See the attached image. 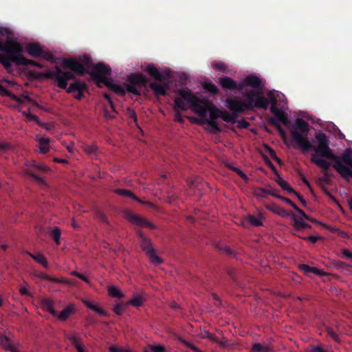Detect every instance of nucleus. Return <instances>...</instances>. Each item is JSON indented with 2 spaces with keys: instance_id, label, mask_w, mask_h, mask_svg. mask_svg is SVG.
Segmentation results:
<instances>
[{
  "instance_id": "41",
  "label": "nucleus",
  "mask_w": 352,
  "mask_h": 352,
  "mask_svg": "<svg viewBox=\"0 0 352 352\" xmlns=\"http://www.w3.org/2000/svg\"><path fill=\"white\" fill-rule=\"evenodd\" d=\"M52 237L54 240L56 244H60V230L56 227L54 229H53L50 233Z\"/></svg>"
},
{
  "instance_id": "2",
  "label": "nucleus",
  "mask_w": 352,
  "mask_h": 352,
  "mask_svg": "<svg viewBox=\"0 0 352 352\" xmlns=\"http://www.w3.org/2000/svg\"><path fill=\"white\" fill-rule=\"evenodd\" d=\"M30 75L38 79L45 78L54 80L58 87L66 89L68 94H74V98L78 100L84 98V91L87 90L86 83L80 80H75L67 87V81L74 79V75L70 72H64L58 65L45 72H32Z\"/></svg>"
},
{
  "instance_id": "58",
  "label": "nucleus",
  "mask_w": 352,
  "mask_h": 352,
  "mask_svg": "<svg viewBox=\"0 0 352 352\" xmlns=\"http://www.w3.org/2000/svg\"><path fill=\"white\" fill-rule=\"evenodd\" d=\"M12 93L6 89L1 84H0V95L2 96L10 97Z\"/></svg>"
},
{
  "instance_id": "1",
  "label": "nucleus",
  "mask_w": 352,
  "mask_h": 352,
  "mask_svg": "<svg viewBox=\"0 0 352 352\" xmlns=\"http://www.w3.org/2000/svg\"><path fill=\"white\" fill-rule=\"evenodd\" d=\"M309 132V125L307 122L302 118H297L292 125L291 136L294 142L300 147L303 153L309 151H314L310 155V161L320 167L327 177H332L329 173L331 163L327 160H331L334 163L333 168L343 177L349 181L352 178V148H346L340 157L335 155L329 146V140L327 135L318 132L315 135L317 145L311 143L307 138Z\"/></svg>"
},
{
  "instance_id": "4",
  "label": "nucleus",
  "mask_w": 352,
  "mask_h": 352,
  "mask_svg": "<svg viewBox=\"0 0 352 352\" xmlns=\"http://www.w3.org/2000/svg\"><path fill=\"white\" fill-rule=\"evenodd\" d=\"M178 94L180 97L174 100L175 107L182 111L188 109V106L184 100L186 101L193 109V111L200 117H205L211 102L208 100H200L189 89H179Z\"/></svg>"
},
{
  "instance_id": "14",
  "label": "nucleus",
  "mask_w": 352,
  "mask_h": 352,
  "mask_svg": "<svg viewBox=\"0 0 352 352\" xmlns=\"http://www.w3.org/2000/svg\"><path fill=\"white\" fill-rule=\"evenodd\" d=\"M43 47L38 43H30L25 47L28 54L33 58H38L43 54Z\"/></svg>"
},
{
  "instance_id": "20",
  "label": "nucleus",
  "mask_w": 352,
  "mask_h": 352,
  "mask_svg": "<svg viewBox=\"0 0 352 352\" xmlns=\"http://www.w3.org/2000/svg\"><path fill=\"white\" fill-rule=\"evenodd\" d=\"M300 270L303 271L305 274L313 273L318 276H324L325 272L323 270H319L316 267H310L306 264H301L299 265Z\"/></svg>"
},
{
  "instance_id": "21",
  "label": "nucleus",
  "mask_w": 352,
  "mask_h": 352,
  "mask_svg": "<svg viewBox=\"0 0 352 352\" xmlns=\"http://www.w3.org/2000/svg\"><path fill=\"white\" fill-rule=\"evenodd\" d=\"M75 312V309L73 305L67 306L63 310H62L58 318L61 321H65L72 314Z\"/></svg>"
},
{
  "instance_id": "37",
  "label": "nucleus",
  "mask_w": 352,
  "mask_h": 352,
  "mask_svg": "<svg viewBox=\"0 0 352 352\" xmlns=\"http://www.w3.org/2000/svg\"><path fill=\"white\" fill-rule=\"evenodd\" d=\"M24 61H22L21 65V66H27V65H32L38 68H43L44 66L41 64L40 63L35 61L34 60H30L24 57Z\"/></svg>"
},
{
  "instance_id": "12",
  "label": "nucleus",
  "mask_w": 352,
  "mask_h": 352,
  "mask_svg": "<svg viewBox=\"0 0 352 352\" xmlns=\"http://www.w3.org/2000/svg\"><path fill=\"white\" fill-rule=\"evenodd\" d=\"M145 71L154 79L162 82L165 80L168 79L169 78V72H165L164 74H162L159 69L154 66L153 64H149L145 69Z\"/></svg>"
},
{
  "instance_id": "43",
  "label": "nucleus",
  "mask_w": 352,
  "mask_h": 352,
  "mask_svg": "<svg viewBox=\"0 0 352 352\" xmlns=\"http://www.w3.org/2000/svg\"><path fill=\"white\" fill-rule=\"evenodd\" d=\"M206 122L212 128V133H217L221 132V128L218 125L217 122L215 120H207Z\"/></svg>"
},
{
  "instance_id": "64",
  "label": "nucleus",
  "mask_w": 352,
  "mask_h": 352,
  "mask_svg": "<svg viewBox=\"0 0 352 352\" xmlns=\"http://www.w3.org/2000/svg\"><path fill=\"white\" fill-rule=\"evenodd\" d=\"M305 240H308L311 241L312 243H315L318 241V240L320 239L319 236H309L307 237L303 238Z\"/></svg>"
},
{
  "instance_id": "23",
  "label": "nucleus",
  "mask_w": 352,
  "mask_h": 352,
  "mask_svg": "<svg viewBox=\"0 0 352 352\" xmlns=\"http://www.w3.org/2000/svg\"><path fill=\"white\" fill-rule=\"evenodd\" d=\"M37 140L39 144L40 152L43 154L47 153L50 150V138L46 137H41L38 138Z\"/></svg>"
},
{
  "instance_id": "13",
  "label": "nucleus",
  "mask_w": 352,
  "mask_h": 352,
  "mask_svg": "<svg viewBox=\"0 0 352 352\" xmlns=\"http://www.w3.org/2000/svg\"><path fill=\"white\" fill-rule=\"evenodd\" d=\"M115 193L122 197H129L140 204L145 205L149 207H153V204L150 201H144L141 199L138 198L134 195L131 190L126 189L117 188L115 190Z\"/></svg>"
},
{
  "instance_id": "10",
  "label": "nucleus",
  "mask_w": 352,
  "mask_h": 352,
  "mask_svg": "<svg viewBox=\"0 0 352 352\" xmlns=\"http://www.w3.org/2000/svg\"><path fill=\"white\" fill-rule=\"evenodd\" d=\"M62 67L70 69V72L73 73L75 76V74L83 76L85 74H88L87 69L85 67V66L76 59L73 58H65L62 63ZM74 78L73 80H74Z\"/></svg>"
},
{
  "instance_id": "45",
  "label": "nucleus",
  "mask_w": 352,
  "mask_h": 352,
  "mask_svg": "<svg viewBox=\"0 0 352 352\" xmlns=\"http://www.w3.org/2000/svg\"><path fill=\"white\" fill-rule=\"evenodd\" d=\"M5 342V343L3 344V347L6 349L7 350H9L10 352H19L14 346H13L7 338H3L2 339V342Z\"/></svg>"
},
{
  "instance_id": "48",
  "label": "nucleus",
  "mask_w": 352,
  "mask_h": 352,
  "mask_svg": "<svg viewBox=\"0 0 352 352\" xmlns=\"http://www.w3.org/2000/svg\"><path fill=\"white\" fill-rule=\"evenodd\" d=\"M124 307L125 305L123 303L117 304L113 308L114 313L118 316H121L124 309Z\"/></svg>"
},
{
  "instance_id": "35",
  "label": "nucleus",
  "mask_w": 352,
  "mask_h": 352,
  "mask_svg": "<svg viewBox=\"0 0 352 352\" xmlns=\"http://www.w3.org/2000/svg\"><path fill=\"white\" fill-rule=\"evenodd\" d=\"M127 305L138 307L143 305V298L140 296H135L126 302Z\"/></svg>"
},
{
  "instance_id": "30",
  "label": "nucleus",
  "mask_w": 352,
  "mask_h": 352,
  "mask_svg": "<svg viewBox=\"0 0 352 352\" xmlns=\"http://www.w3.org/2000/svg\"><path fill=\"white\" fill-rule=\"evenodd\" d=\"M278 199H281L290 205L294 210H295L298 214H301L304 218H307V214L300 208H299L296 204H294L291 199L285 197L283 196H278Z\"/></svg>"
},
{
  "instance_id": "39",
  "label": "nucleus",
  "mask_w": 352,
  "mask_h": 352,
  "mask_svg": "<svg viewBox=\"0 0 352 352\" xmlns=\"http://www.w3.org/2000/svg\"><path fill=\"white\" fill-rule=\"evenodd\" d=\"M83 150L87 153L88 155H96L98 147L95 144H85L83 146Z\"/></svg>"
},
{
  "instance_id": "53",
  "label": "nucleus",
  "mask_w": 352,
  "mask_h": 352,
  "mask_svg": "<svg viewBox=\"0 0 352 352\" xmlns=\"http://www.w3.org/2000/svg\"><path fill=\"white\" fill-rule=\"evenodd\" d=\"M272 189H267L264 188H258L257 189L256 195L260 197H265V195H268V192H271Z\"/></svg>"
},
{
  "instance_id": "33",
  "label": "nucleus",
  "mask_w": 352,
  "mask_h": 352,
  "mask_svg": "<svg viewBox=\"0 0 352 352\" xmlns=\"http://www.w3.org/2000/svg\"><path fill=\"white\" fill-rule=\"evenodd\" d=\"M108 293L110 296L118 299L124 298V294L115 285H110L108 287Z\"/></svg>"
},
{
  "instance_id": "5",
  "label": "nucleus",
  "mask_w": 352,
  "mask_h": 352,
  "mask_svg": "<svg viewBox=\"0 0 352 352\" xmlns=\"http://www.w3.org/2000/svg\"><path fill=\"white\" fill-rule=\"evenodd\" d=\"M23 48L21 44L12 41H0V63L6 70L12 67V63L21 66L24 61V56L21 54Z\"/></svg>"
},
{
  "instance_id": "63",
  "label": "nucleus",
  "mask_w": 352,
  "mask_h": 352,
  "mask_svg": "<svg viewBox=\"0 0 352 352\" xmlns=\"http://www.w3.org/2000/svg\"><path fill=\"white\" fill-rule=\"evenodd\" d=\"M19 292L21 294L26 296H30L31 295L30 292L25 287H21L19 289Z\"/></svg>"
},
{
  "instance_id": "40",
  "label": "nucleus",
  "mask_w": 352,
  "mask_h": 352,
  "mask_svg": "<svg viewBox=\"0 0 352 352\" xmlns=\"http://www.w3.org/2000/svg\"><path fill=\"white\" fill-rule=\"evenodd\" d=\"M38 277L41 280H48L53 283H63V280H60L57 278L52 277L45 273H40L38 275Z\"/></svg>"
},
{
  "instance_id": "25",
  "label": "nucleus",
  "mask_w": 352,
  "mask_h": 352,
  "mask_svg": "<svg viewBox=\"0 0 352 352\" xmlns=\"http://www.w3.org/2000/svg\"><path fill=\"white\" fill-rule=\"evenodd\" d=\"M67 338L71 342L72 344L75 347L77 351L85 348L80 338L75 335H67Z\"/></svg>"
},
{
  "instance_id": "36",
  "label": "nucleus",
  "mask_w": 352,
  "mask_h": 352,
  "mask_svg": "<svg viewBox=\"0 0 352 352\" xmlns=\"http://www.w3.org/2000/svg\"><path fill=\"white\" fill-rule=\"evenodd\" d=\"M270 123L275 126L281 136H285V131L281 126L280 122L274 118H271L270 120Z\"/></svg>"
},
{
  "instance_id": "17",
  "label": "nucleus",
  "mask_w": 352,
  "mask_h": 352,
  "mask_svg": "<svg viewBox=\"0 0 352 352\" xmlns=\"http://www.w3.org/2000/svg\"><path fill=\"white\" fill-rule=\"evenodd\" d=\"M245 82L247 86L253 88H258L261 85V79L254 74H250L245 78Z\"/></svg>"
},
{
  "instance_id": "24",
  "label": "nucleus",
  "mask_w": 352,
  "mask_h": 352,
  "mask_svg": "<svg viewBox=\"0 0 352 352\" xmlns=\"http://www.w3.org/2000/svg\"><path fill=\"white\" fill-rule=\"evenodd\" d=\"M67 338L71 342L72 344L75 347L77 351L85 348L80 338L75 335H67Z\"/></svg>"
},
{
  "instance_id": "50",
  "label": "nucleus",
  "mask_w": 352,
  "mask_h": 352,
  "mask_svg": "<svg viewBox=\"0 0 352 352\" xmlns=\"http://www.w3.org/2000/svg\"><path fill=\"white\" fill-rule=\"evenodd\" d=\"M81 61H82L81 63L83 65H85L89 67H91L93 65L91 58L87 55L83 56L82 58H81Z\"/></svg>"
},
{
  "instance_id": "49",
  "label": "nucleus",
  "mask_w": 352,
  "mask_h": 352,
  "mask_svg": "<svg viewBox=\"0 0 352 352\" xmlns=\"http://www.w3.org/2000/svg\"><path fill=\"white\" fill-rule=\"evenodd\" d=\"M270 103H272V107L270 108V111L272 113H274L275 115V116L278 114V111H280L281 110H279L276 107V99L273 97L272 98H271V100H270Z\"/></svg>"
},
{
  "instance_id": "61",
  "label": "nucleus",
  "mask_w": 352,
  "mask_h": 352,
  "mask_svg": "<svg viewBox=\"0 0 352 352\" xmlns=\"http://www.w3.org/2000/svg\"><path fill=\"white\" fill-rule=\"evenodd\" d=\"M109 351L110 352H129L126 350H124V349H122V348H118L117 346H111L109 347Z\"/></svg>"
},
{
  "instance_id": "44",
  "label": "nucleus",
  "mask_w": 352,
  "mask_h": 352,
  "mask_svg": "<svg viewBox=\"0 0 352 352\" xmlns=\"http://www.w3.org/2000/svg\"><path fill=\"white\" fill-rule=\"evenodd\" d=\"M248 220L251 225L254 226H262V221L261 220L254 215H249L248 216Z\"/></svg>"
},
{
  "instance_id": "46",
  "label": "nucleus",
  "mask_w": 352,
  "mask_h": 352,
  "mask_svg": "<svg viewBox=\"0 0 352 352\" xmlns=\"http://www.w3.org/2000/svg\"><path fill=\"white\" fill-rule=\"evenodd\" d=\"M5 342V343L3 344V347L6 349L7 350H9L10 352H19L14 346H13L7 338H3L2 339V342Z\"/></svg>"
},
{
  "instance_id": "52",
  "label": "nucleus",
  "mask_w": 352,
  "mask_h": 352,
  "mask_svg": "<svg viewBox=\"0 0 352 352\" xmlns=\"http://www.w3.org/2000/svg\"><path fill=\"white\" fill-rule=\"evenodd\" d=\"M151 350L152 352H165L166 349L162 345H150Z\"/></svg>"
},
{
  "instance_id": "59",
  "label": "nucleus",
  "mask_w": 352,
  "mask_h": 352,
  "mask_svg": "<svg viewBox=\"0 0 352 352\" xmlns=\"http://www.w3.org/2000/svg\"><path fill=\"white\" fill-rule=\"evenodd\" d=\"M71 274L74 276L78 277V278H80V280H83L85 282H87V283L89 282L87 278L85 276H84L83 274H80L78 272L74 271V272H71Z\"/></svg>"
},
{
  "instance_id": "18",
  "label": "nucleus",
  "mask_w": 352,
  "mask_h": 352,
  "mask_svg": "<svg viewBox=\"0 0 352 352\" xmlns=\"http://www.w3.org/2000/svg\"><path fill=\"white\" fill-rule=\"evenodd\" d=\"M41 307L43 310L48 311L53 316H58L57 311L54 309L53 301L49 298H44L41 300Z\"/></svg>"
},
{
  "instance_id": "51",
  "label": "nucleus",
  "mask_w": 352,
  "mask_h": 352,
  "mask_svg": "<svg viewBox=\"0 0 352 352\" xmlns=\"http://www.w3.org/2000/svg\"><path fill=\"white\" fill-rule=\"evenodd\" d=\"M305 352H327L325 349L320 346H311V347L306 350Z\"/></svg>"
},
{
  "instance_id": "47",
  "label": "nucleus",
  "mask_w": 352,
  "mask_h": 352,
  "mask_svg": "<svg viewBox=\"0 0 352 352\" xmlns=\"http://www.w3.org/2000/svg\"><path fill=\"white\" fill-rule=\"evenodd\" d=\"M95 217L103 223H108L107 217L102 211L96 210L95 212Z\"/></svg>"
},
{
  "instance_id": "31",
  "label": "nucleus",
  "mask_w": 352,
  "mask_h": 352,
  "mask_svg": "<svg viewBox=\"0 0 352 352\" xmlns=\"http://www.w3.org/2000/svg\"><path fill=\"white\" fill-rule=\"evenodd\" d=\"M276 182L281 187L283 190H286L289 193H296V190L290 186L289 183L285 180L283 179L279 175H278V178L276 180Z\"/></svg>"
},
{
  "instance_id": "60",
  "label": "nucleus",
  "mask_w": 352,
  "mask_h": 352,
  "mask_svg": "<svg viewBox=\"0 0 352 352\" xmlns=\"http://www.w3.org/2000/svg\"><path fill=\"white\" fill-rule=\"evenodd\" d=\"M23 98L24 99V101H28V102L32 103L34 106H36V107L38 106V104L36 102V101H35L34 100L31 98L28 95H23Z\"/></svg>"
},
{
  "instance_id": "7",
  "label": "nucleus",
  "mask_w": 352,
  "mask_h": 352,
  "mask_svg": "<svg viewBox=\"0 0 352 352\" xmlns=\"http://www.w3.org/2000/svg\"><path fill=\"white\" fill-rule=\"evenodd\" d=\"M138 233L140 238V245L146 255L149 258L151 262L154 264L162 263L163 261L156 254L155 250L153 247L151 239L144 234L142 231H138Z\"/></svg>"
},
{
  "instance_id": "6",
  "label": "nucleus",
  "mask_w": 352,
  "mask_h": 352,
  "mask_svg": "<svg viewBox=\"0 0 352 352\" xmlns=\"http://www.w3.org/2000/svg\"><path fill=\"white\" fill-rule=\"evenodd\" d=\"M146 85L147 78L144 75L140 73H133L127 77L124 84L125 89L120 85L113 84L111 80L105 85L121 96H124L126 91L135 96H140L142 89L146 87Z\"/></svg>"
},
{
  "instance_id": "55",
  "label": "nucleus",
  "mask_w": 352,
  "mask_h": 352,
  "mask_svg": "<svg viewBox=\"0 0 352 352\" xmlns=\"http://www.w3.org/2000/svg\"><path fill=\"white\" fill-rule=\"evenodd\" d=\"M10 98L20 104H23L25 102L23 98V95L21 96H18L14 94H12Z\"/></svg>"
},
{
  "instance_id": "56",
  "label": "nucleus",
  "mask_w": 352,
  "mask_h": 352,
  "mask_svg": "<svg viewBox=\"0 0 352 352\" xmlns=\"http://www.w3.org/2000/svg\"><path fill=\"white\" fill-rule=\"evenodd\" d=\"M213 67L214 69L219 70L221 72H225V70H226V65L222 63H218V62L214 63L213 64Z\"/></svg>"
},
{
  "instance_id": "8",
  "label": "nucleus",
  "mask_w": 352,
  "mask_h": 352,
  "mask_svg": "<svg viewBox=\"0 0 352 352\" xmlns=\"http://www.w3.org/2000/svg\"><path fill=\"white\" fill-rule=\"evenodd\" d=\"M25 167L23 169L24 173L26 175H28L30 177H32L34 178L36 182H38L40 184H43L44 181L43 179L37 175L35 172L36 170H41V171H47L48 168L43 164H38L34 160L31 161H26L25 164Z\"/></svg>"
},
{
  "instance_id": "15",
  "label": "nucleus",
  "mask_w": 352,
  "mask_h": 352,
  "mask_svg": "<svg viewBox=\"0 0 352 352\" xmlns=\"http://www.w3.org/2000/svg\"><path fill=\"white\" fill-rule=\"evenodd\" d=\"M218 83L223 89L236 90V82L228 76H222L219 78Z\"/></svg>"
},
{
  "instance_id": "19",
  "label": "nucleus",
  "mask_w": 352,
  "mask_h": 352,
  "mask_svg": "<svg viewBox=\"0 0 352 352\" xmlns=\"http://www.w3.org/2000/svg\"><path fill=\"white\" fill-rule=\"evenodd\" d=\"M267 209L270 210V211L273 212L274 213L280 216L281 217H291V215L292 214H290L289 212H288L283 208H282L279 206L275 205V204L267 206Z\"/></svg>"
},
{
  "instance_id": "16",
  "label": "nucleus",
  "mask_w": 352,
  "mask_h": 352,
  "mask_svg": "<svg viewBox=\"0 0 352 352\" xmlns=\"http://www.w3.org/2000/svg\"><path fill=\"white\" fill-rule=\"evenodd\" d=\"M291 218L294 221V226L296 230L311 228L309 224L303 221L304 217L301 214L300 217H298L296 214H292L291 215Z\"/></svg>"
},
{
  "instance_id": "32",
  "label": "nucleus",
  "mask_w": 352,
  "mask_h": 352,
  "mask_svg": "<svg viewBox=\"0 0 352 352\" xmlns=\"http://www.w3.org/2000/svg\"><path fill=\"white\" fill-rule=\"evenodd\" d=\"M252 352H270L272 348L270 345H264L261 343H254L251 349Z\"/></svg>"
},
{
  "instance_id": "38",
  "label": "nucleus",
  "mask_w": 352,
  "mask_h": 352,
  "mask_svg": "<svg viewBox=\"0 0 352 352\" xmlns=\"http://www.w3.org/2000/svg\"><path fill=\"white\" fill-rule=\"evenodd\" d=\"M276 118L278 122H281L284 125L287 126L289 124V122L287 116L283 111H278V114L276 116Z\"/></svg>"
},
{
  "instance_id": "22",
  "label": "nucleus",
  "mask_w": 352,
  "mask_h": 352,
  "mask_svg": "<svg viewBox=\"0 0 352 352\" xmlns=\"http://www.w3.org/2000/svg\"><path fill=\"white\" fill-rule=\"evenodd\" d=\"M232 113H228L226 111H222V113L221 116V118L226 122L234 124L236 122V119L238 118V113L239 112H233Z\"/></svg>"
},
{
  "instance_id": "57",
  "label": "nucleus",
  "mask_w": 352,
  "mask_h": 352,
  "mask_svg": "<svg viewBox=\"0 0 352 352\" xmlns=\"http://www.w3.org/2000/svg\"><path fill=\"white\" fill-rule=\"evenodd\" d=\"M12 93L6 89L1 84H0V95L2 96L10 97Z\"/></svg>"
},
{
  "instance_id": "27",
  "label": "nucleus",
  "mask_w": 352,
  "mask_h": 352,
  "mask_svg": "<svg viewBox=\"0 0 352 352\" xmlns=\"http://www.w3.org/2000/svg\"><path fill=\"white\" fill-rule=\"evenodd\" d=\"M209 118L208 120H215L217 118H221L222 111L215 107L212 102H211L210 104H209Z\"/></svg>"
},
{
  "instance_id": "42",
  "label": "nucleus",
  "mask_w": 352,
  "mask_h": 352,
  "mask_svg": "<svg viewBox=\"0 0 352 352\" xmlns=\"http://www.w3.org/2000/svg\"><path fill=\"white\" fill-rule=\"evenodd\" d=\"M41 57L50 63H56V58H54V55L49 51H45L43 50V54H41Z\"/></svg>"
},
{
  "instance_id": "9",
  "label": "nucleus",
  "mask_w": 352,
  "mask_h": 352,
  "mask_svg": "<svg viewBox=\"0 0 352 352\" xmlns=\"http://www.w3.org/2000/svg\"><path fill=\"white\" fill-rule=\"evenodd\" d=\"M110 72L111 68L109 66L99 63L93 67L91 75L94 79L97 80L98 84L102 83L106 85L110 80L107 77V75L109 74Z\"/></svg>"
},
{
  "instance_id": "34",
  "label": "nucleus",
  "mask_w": 352,
  "mask_h": 352,
  "mask_svg": "<svg viewBox=\"0 0 352 352\" xmlns=\"http://www.w3.org/2000/svg\"><path fill=\"white\" fill-rule=\"evenodd\" d=\"M203 88L212 94H219V89L217 88V87L214 84L212 83V82H206L203 84Z\"/></svg>"
},
{
  "instance_id": "26",
  "label": "nucleus",
  "mask_w": 352,
  "mask_h": 352,
  "mask_svg": "<svg viewBox=\"0 0 352 352\" xmlns=\"http://www.w3.org/2000/svg\"><path fill=\"white\" fill-rule=\"evenodd\" d=\"M83 304L88 308L92 309L94 311L99 314L100 316H107L108 314L106 311L102 309V308L99 307L98 306L94 305L93 302L87 300H82Z\"/></svg>"
},
{
  "instance_id": "54",
  "label": "nucleus",
  "mask_w": 352,
  "mask_h": 352,
  "mask_svg": "<svg viewBox=\"0 0 352 352\" xmlns=\"http://www.w3.org/2000/svg\"><path fill=\"white\" fill-rule=\"evenodd\" d=\"M23 114L24 116H25L28 119H30V120H33V121H35L36 122H39V118L38 116L34 115V114H32L31 113L28 112H25V111H23Z\"/></svg>"
},
{
  "instance_id": "28",
  "label": "nucleus",
  "mask_w": 352,
  "mask_h": 352,
  "mask_svg": "<svg viewBox=\"0 0 352 352\" xmlns=\"http://www.w3.org/2000/svg\"><path fill=\"white\" fill-rule=\"evenodd\" d=\"M27 254L32 258L34 259L36 263L41 264L44 267L47 268L48 267V263L47 261L46 258L43 256L42 254H34L32 253H30L29 252H27Z\"/></svg>"
},
{
  "instance_id": "29",
  "label": "nucleus",
  "mask_w": 352,
  "mask_h": 352,
  "mask_svg": "<svg viewBox=\"0 0 352 352\" xmlns=\"http://www.w3.org/2000/svg\"><path fill=\"white\" fill-rule=\"evenodd\" d=\"M149 87L157 96H165L166 94V88L160 84L153 82L150 83Z\"/></svg>"
},
{
  "instance_id": "62",
  "label": "nucleus",
  "mask_w": 352,
  "mask_h": 352,
  "mask_svg": "<svg viewBox=\"0 0 352 352\" xmlns=\"http://www.w3.org/2000/svg\"><path fill=\"white\" fill-rule=\"evenodd\" d=\"M294 195H295L298 197V200L300 201L302 205L306 206V204H307L306 200L304 199V197L299 192L296 191V193H294Z\"/></svg>"
},
{
  "instance_id": "3",
  "label": "nucleus",
  "mask_w": 352,
  "mask_h": 352,
  "mask_svg": "<svg viewBox=\"0 0 352 352\" xmlns=\"http://www.w3.org/2000/svg\"><path fill=\"white\" fill-rule=\"evenodd\" d=\"M245 99L241 101L233 98L226 100V106L233 112L243 113L247 110L253 111L254 108L267 109L270 100L262 95L257 94L252 90L244 94Z\"/></svg>"
},
{
  "instance_id": "11",
  "label": "nucleus",
  "mask_w": 352,
  "mask_h": 352,
  "mask_svg": "<svg viewBox=\"0 0 352 352\" xmlns=\"http://www.w3.org/2000/svg\"><path fill=\"white\" fill-rule=\"evenodd\" d=\"M124 216L126 219L129 221L131 223H134L140 227H146L150 229H155V226L152 223L148 221L146 219H144L137 214H133L130 210H125L124 212Z\"/></svg>"
}]
</instances>
